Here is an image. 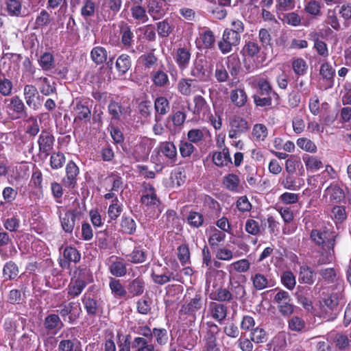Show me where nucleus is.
I'll list each match as a JSON object with an SVG mask.
<instances>
[{"label": "nucleus", "mask_w": 351, "mask_h": 351, "mask_svg": "<svg viewBox=\"0 0 351 351\" xmlns=\"http://www.w3.org/2000/svg\"><path fill=\"white\" fill-rule=\"evenodd\" d=\"M250 263L247 259L243 258L230 264L227 269L230 273L235 271L239 273H245L249 270Z\"/></svg>", "instance_id": "6e6d98bb"}, {"label": "nucleus", "mask_w": 351, "mask_h": 351, "mask_svg": "<svg viewBox=\"0 0 351 351\" xmlns=\"http://www.w3.org/2000/svg\"><path fill=\"white\" fill-rule=\"evenodd\" d=\"M226 63L231 75H237L241 69V62L238 54L232 53L228 56Z\"/></svg>", "instance_id": "a19ab883"}, {"label": "nucleus", "mask_w": 351, "mask_h": 351, "mask_svg": "<svg viewBox=\"0 0 351 351\" xmlns=\"http://www.w3.org/2000/svg\"><path fill=\"white\" fill-rule=\"evenodd\" d=\"M78 215H80V213L76 210H68L63 216L59 215L61 226L65 232L71 233L73 232Z\"/></svg>", "instance_id": "412c9836"}, {"label": "nucleus", "mask_w": 351, "mask_h": 351, "mask_svg": "<svg viewBox=\"0 0 351 351\" xmlns=\"http://www.w3.org/2000/svg\"><path fill=\"white\" fill-rule=\"evenodd\" d=\"M143 38L149 42H154L156 39V28L154 25L149 24L138 28Z\"/></svg>", "instance_id": "69168bd1"}, {"label": "nucleus", "mask_w": 351, "mask_h": 351, "mask_svg": "<svg viewBox=\"0 0 351 351\" xmlns=\"http://www.w3.org/2000/svg\"><path fill=\"white\" fill-rule=\"evenodd\" d=\"M161 67H163V65ZM151 79L154 84L157 87H165L169 84L168 75L164 68L153 71L151 74Z\"/></svg>", "instance_id": "72a5a7b5"}, {"label": "nucleus", "mask_w": 351, "mask_h": 351, "mask_svg": "<svg viewBox=\"0 0 351 351\" xmlns=\"http://www.w3.org/2000/svg\"><path fill=\"white\" fill-rule=\"evenodd\" d=\"M110 262L109 271L112 276L123 277L127 274V264L123 258L112 256Z\"/></svg>", "instance_id": "4be33fe9"}, {"label": "nucleus", "mask_w": 351, "mask_h": 351, "mask_svg": "<svg viewBox=\"0 0 351 351\" xmlns=\"http://www.w3.org/2000/svg\"><path fill=\"white\" fill-rule=\"evenodd\" d=\"M127 289L132 297L141 295L145 290V282L142 278L138 277L128 284Z\"/></svg>", "instance_id": "58836bf2"}, {"label": "nucleus", "mask_w": 351, "mask_h": 351, "mask_svg": "<svg viewBox=\"0 0 351 351\" xmlns=\"http://www.w3.org/2000/svg\"><path fill=\"white\" fill-rule=\"evenodd\" d=\"M158 35L160 38L168 37L173 31L174 26L171 20L165 19L156 23Z\"/></svg>", "instance_id": "ea45409f"}, {"label": "nucleus", "mask_w": 351, "mask_h": 351, "mask_svg": "<svg viewBox=\"0 0 351 351\" xmlns=\"http://www.w3.org/2000/svg\"><path fill=\"white\" fill-rule=\"evenodd\" d=\"M230 99L237 107H242L247 102V96L243 88H236L231 91Z\"/></svg>", "instance_id": "37998d69"}, {"label": "nucleus", "mask_w": 351, "mask_h": 351, "mask_svg": "<svg viewBox=\"0 0 351 351\" xmlns=\"http://www.w3.org/2000/svg\"><path fill=\"white\" fill-rule=\"evenodd\" d=\"M108 112L111 115L112 119L119 120L121 116L124 112V108L118 102L111 101L108 106Z\"/></svg>", "instance_id": "338daca9"}, {"label": "nucleus", "mask_w": 351, "mask_h": 351, "mask_svg": "<svg viewBox=\"0 0 351 351\" xmlns=\"http://www.w3.org/2000/svg\"><path fill=\"white\" fill-rule=\"evenodd\" d=\"M162 270V272L160 274H158L155 271L152 272V277L155 283L162 285L171 280H179L178 275H175L173 272L170 271L168 268L164 267Z\"/></svg>", "instance_id": "a878e982"}, {"label": "nucleus", "mask_w": 351, "mask_h": 351, "mask_svg": "<svg viewBox=\"0 0 351 351\" xmlns=\"http://www.w3.org/2000/svg\"><path fill=\"white\" fill-rule=\"evenodd\" d=\"M122 0H106L102 5V13L106 20H112L120 11Z\"/></svg>", "instance_id": "dca6fc26"}, {"label": "nucleus", "mask_w": 351, "mask_h": 351, "mask_svg": "<svg viewBox=\"0 0 351 351\" xmlns=\"http://www.w3.org/2000/svg\"><path fill=\"white\" fill-rule=\"evenodd\" d=\"M230 126L228 136L230 138H237L248 129L247 122L239 117H233L230 121Z\"/></svg>", "instance_id": "2eb2a0df"}, {"label": "nucleus", "mask_w": 351, "mask_h": 351, "mask_svg": "<svg viewBox=\"0 0 351 351\" xmlns=\"http://www.w3.org/2000/svg\"><path fill=\"white\" fill-rule=\"evenodd\" d=\"M302 160L308 172H317L324 167L322 160L316 156L304 154Z\"/></svg>", "instance_id": "cd10ccee"}, {"label": "nucleus", "mask_w": 351, "mask_h": 351, "mask_svg": "<svg viewBox=\"0 0 351 351\" xmlns=\"http://www.w3.org/2000/svg\"><path fill=\"white\" fill-rule=\"evenodd\" d=\"M79 168L73 161H69L66 167V176L63 178V184L68 188H74L77 183Z\"/></svg>", "instance_id": "6ab92c4d"}, {"label": "nucleus", "mask_w": 351, "mask_h": 351, "mask_svg": "<svg viewBox=\"0 0 351 351\" xmlns=\"http://www.w3.org/2000/svg\"><path fill=\"white\" fill-rule=\"evenodd\" d=\"M216 38L214 32L207 27H200L196 38V47L199 49H211L215 45Z\"/></svg>", "instance_id": "9b49d317"}, {"label": "nucleus", "mask_w": 351, "mask_h": 351, "mask_svg": "<svg viewBox=\"0 0 351 351\" xmlns=\"http://www.w3.org/2000/svg\"><path fill=\"white\" fill-rule=\"evenodd\" d=\"M268 131L267 127L261 123H256L252 129V138L255 141H263L267 136Z\"/></svg>", "instance_id": "13d9d810"}, {"label": "nucleus", "mask_w": 351, "mask_h": 351, "mask_svg": "<svg viewBox=\"0 0 351 351\" xmlns=\"http://www.w3.org/2000/svg\"><path fill=\"white\" fill-rule=\"evenodd\" d=\"M240 40L241 35L227 28L223 31L221 39L217 43L218 48L222 54H228L232 51L234 47L240 43Z\"/></svg>", "instance_id": "0eeeda50"}, {"label": "nucleus", "mask_w": 351, "mask_h": 351, "mask_svg": "<svg viewBox=\"0 0 351 351\" xmlns=\"http://www.w3.org/2000/svg\"><path fill=\"white\" fill-rule=\"evenodd\" d=\"M26 104L34 110L42 106L43 97L39 95L37 88L33 85H25L23 89Z\"/></svg>", "instance_id": "ddd939ff"}, {"label": "nucleus", "mask_w": 351, "mask_h": 351, "mask_svg": "<svg viewBox=\"0 0 351 351\" xmlns=\"http://www.w3.org/2000/svg\"><path fill=\"white\" fill-rule=\"evenodd\" d=\"M193 80L181 79L178 84L179 92L183 95H190L195 91V86L193 85Z\"/></svg>", "instance_id": "4d7b16f0"}, {"label": "nucleus", "mask_w": 351, "mask_h": 351, "mask_svg": "<svg viewBox=\"0 0 351 351\" xmlns=\"http://www.w3.org/2000/svg\"><path fill=\"white\" fill-rule=\"evenodd\" d=\"M335 73V70L329 63L326 62L321 65L319 74L326 82V88H331L333 86Z\"/></svg>", "instance_id": "473e14b6"}, {"label": "nucleus", "mask_w": 351, "mask_h": 351, "mask_svg": "<svg viewBox=\"0 0 351 351\" xmlns=\"http://www.w3.org/2000/svg\"><path fill=\"white\" fill-rule=\"evenodd\" d=\"M130 11L132 18L136 21L145 23L149 20L146 10L141 5H133Z\"/></svg>", "instance_id": "052dcab7"}, {"label": "nucleus", "mask_w": 351, "mask_h": 351, "mask_svg": "<svg viewBox=\"0 0 351 351\" xmlns=\"http://www.w3.org/2000/svg\"><path fill=\"white\" fill-rule=\"evenodd\" d=\"M19 270L17 265L13 261L7 262L3 268V275L5 280H11L14 279L19 274Z\"/></svg>", "instance_id": "3c124183"}, {"label": "nucleus", "mask_w": 351, "mask_h": 351, "mask_svg": "<svg viewBox=\"0 0 351 351\" xmlns=\"http://www.w3.org/2000/svg\"><path fill=\"white\" fill-rule=\"evenodd\" d=\"M72 113L75 123L81 121H89L91 117L90 110L87 105L82 101L73 103Z\"/></svg>", "instance_id": "a211bd4d"}, {"label": "nucleus", "mask_w": 351, "mask_h": 351, "mask_svg": "<svg viewBox=\"0 0 351 351\" xmlns=\"http://www.w3.org/2000/svg\"><path fill=\"white\" fill-rule=\"evenodd\" d=\"M121 227L124 233L132 234L136 231V224L132 218L123 216L121 221Z\"/></svg>", "instance_id": "e2e57ef3"}, {"label": "nucleus", "mask_w": 351, "mask_h": 351, "mask_svg": "<svg viewBox=\"0 0 351 351\" xmlns=\"http://www.w3.org/2000/svg\"><path fill=\"white\" fill-rule=\"evenodd\" d=\"M191 59V52L186 47H180L177 49L174 60L181 70H184L189 66Z\"/></svg>", "instance_id": "c756f323"}, {"label": "nucleus", "mask_w": 351, "mask_h": 351, "mask_svg": "<svg viewBox=\"0 0 351 351\" xmlns=\"http://www.w3.org/2000/svg\"><path fill=\"white\" fill-rule=\"evenodd\" d=\"M39 65L45 71H51L55 68V60L53 56L50 53H43L38 60Z\"/></svg>", "instance_id": "603ef678"}, {"label": "nucleus", "mask_w": 351, "mask_h": 351, "mask_svg": "<svg viewBox=\"0 0 351 351\" xmlns=\"http://www.w3.org/2000/svg\"><path fill=\"white\" fill-rule=\"evenodd\" d=\"M155 144V140L146 136L136 137L131 148V154L136 161L146 160Z\"/></svg>", "instance_id": "7ed1b4c3"}, {"label": "nucleus", "mask_w": 351, "mask_h": 351, "mask_svg": "<svg viewBox=\"0 0 351 351\" xmlns=\"http://www.w3.org/2000/svg\"><path fill=\"white\" fill-rule=\"evenodd\" d=\"M274 301L278 304L280 313L284 316L293 313V306L291 304V298L287 291L280 289L274 298Z\"/></svg>", "instance_id": "f8f14e48"}, {"label": "nucleus", "mask_w": 351, "mask_h": 351, "mask_svg": "<svg viewBox=\"0 0 351 351\" xmlns=\"http://www.w3.org/2000/svg\"><path fill=\"white\" fill-rule=\"evenodd\" d=\"M158 152L169 159L171 163H174L177 158V149L175 145L170 141H165L160 143Z\"/></svg>", "instance_id": "c85d7f7f"}, {"label": "nucleus", "mask_w": 351, "mask_h": 351, "mask_svg": "<svg viewBox=\"0 0 351 351\" xmlns=\"http://www.w3.org/2000/svg\"><path fill=\"white\" fill-rule=\"evenodd\" d=\"M54 136L48 131L43 130L38 136V144L39 152L47 158L52 150L54 145Z\"/></svg>", "instance_id": "4468645a"}, {"label": "nucleus", "mask_w": 351, "mask_h": 351, "mask_svg": "<svg viewBox=\"0 0 351 351\" xmlns=\"http://www.w3.org/2000/svg\"><path fill=\"white\" fill-rule=\"evenodd\" d=\"M213 162L218 167L227 166L232 163L228 149L224 147L221 152H215L213 156Z\"/></svg>", "instance_id": "4c0bfd02"}, {"label": "nucleus", "mask_w": 351, "mask_h": 351, "mask_svg": "<svg viewBox=\"0 0 351 351\" xmlns=\"http://www.w3.org/2000/svg\"><path fill=\"white\" fill-rule=\"evenodd\" d=\"M131 58L128 54L123 53L117 59L116 68L121 75L126 73L131 68Z\"/></svg>", "instance_id": "79ce46f5"}, {"label": "nucleus", "mask_w": 351, "mask_h": 351, "mask_svg": "<svg viewBox=\"0 0 351 351\" xmlns=\"http://www.w3.org/2000/svg\"><path fill=\"white\" fill-rule=\"evenodd\" d=\"M147 7L148 12L154 21L158 20L165 15L162 3L156 0L150 1Z\"/></svg>", "instance_id": "a18cd8bd"}, {"label": "nucleus", "mask_w": 351, "mask_h": 351, "mask_svg": "<svg viewBox=\"0 0 351 351\" xmlns=\"http://www.w3.org/2000/svg\"><path fill=\"white\" fill-rule=\"evenodd\" d=\"M156 110L155 121L160 122L161 117L169 112L170 110L169 102L165 97H159L156 99L154 102Z\"/></svg>", "instance_id": "bb28decb"}, {"label": "nucleus", "mask_w": 351, "mask_h": 351, "mask_svg": "<svg viewBox=\"0 0 351 351\" xmlns=\"http://www.w3.org/2000/svg\"><path fill=\"white\" fill-rule=\"evenodd\" d=\"M203 304L204 301L201 294H195L188 303L182 305L180 311L195 317V313L202 308Z\"/></svg>", "instance_id": "aec40b11"}, {"label": "nucleus", "mask_w": 351, "mask_h": 351, "mask_svg": "<svg viewBox=\"0 0 351 351\" xmlns=\"http://www.w3.org/2000/svg\"><path fill=\"white\" fill-rule=\"evenodd\" d=\"M132 351H156L155 346L143 337H136L131 343Z\"/></svg>", "instance_id": "7c9ffc66"}, {"label": "nucleus", "mask_w": 351, "mask_h": 351, "mask_svg": "<svg viewBox=\"0 0 351 351\" xmlns=\"http://www.w3.org/2000/svg\"><path fill=\"white\" fill-rule=\"evenodd\" d=\"M82 303L84 308L89 315H96L101 312V302L91 297L90 295L85 294L82 298Z\"/></svg>", "instance_id": "393cba45"}, {"label": "nucleus", "mask_w": 351, "mask_h": 351, "mask_svg": "<svg viewBox=\"0 0 351 351\" xmlns=\"http://www.w3.org/2000/svg\"><path fill=\"white\" fill-rule=\"evenodd\" d=\"M109 287L115 298H125L127 295V291L119 280L112 278L109 282Z\"/></svg>", "instance_id": "09e8293b"}, {"label": "nucleus", "mask_w": 351, "mask_h": 351, "mask_svg": "<svg viewBox=\"0 0 351 351\" xmlns=\"http://www.w3.org/2000/svg\"><path fill=\"white\" fill-rule=\"evenodd\" d=\"M141 202L147 210L158 209V213L156 215L157 217L161 213L159 208L160 201L156 195L155 189L149 183L144 182L143 184V195L141 198Z\"/></svg>", "instance_id": "423d86ee"}, {"label": "nucleus", "mask_w": 351, "mask_h": 351, "mask_svg": "<svg viewBox=\"0 0 351 351\" xmlns=\"http://www.w3.org/2000/svg\"><path fill=\"white\" fill-rule=\"evenodd\" d=\"M86 285L87 282L80 278L71 281L67 288L68 295L73 298L77 297L82 293Z\"/></svg>", "instance_id": "f704fd0d"}, {"label": "nucleus", "mask_w": 351, "mask_h": 351, "mask_svg": "<svg viewBox=\"0 0 351 351\" xmlns=\"http://www.w3.org/2000/svg\"><path fill=\"white\" fill-rule=\"evenodd\" d=\"M203 264L208 268L206 273V286L209 288L210 286L215 287L216 285L213 282V278L216 277L223 278L226 273L222 270H217L212 268V260L209 249L204 246L202 250Z\"/></svg>", "instance_id": "1a4fd4ad"}, {"label": "nucleus", "mask_w": 351, "mask_h": 351, "mask_svg": "<svg viewBox=\"0 0 351 351\" xmlns=\"http://www.w3.org/2000/svg\"><path fill=\"white\" fill-rule=\"evenodd\" d=\"M145 252L139 247H136L134 250L128 255V261L132 263H142L146 260Z\"/></svg>", "instance_id": "0e129e2a"}, {"label": "nucleus", "mask_w": 351, "mask_h": 351, "mask_svg": "<svg viewBox=\"0 0 351 351\" xmlns=\"http://www.w3.org/2000/svg\"><path fill=\"white\" fill-rule=\"evenodd\" d=\"M10 109L17 114V118L27 116L25 104L19 96H14L10 99Z\"/></svg>", "instance_id": "e433bc0d"}, {"label": "nucleus", "mask_w": 351, "mask_h": 351, "mask_svg": "<svg viewBox=\"0 0 351 351\" xmlns=\"http://www.w3.org/2000/svg\"><path fill=\"white\" fill-rule=\"evenodd\" d=\"M336 346L341 351H351V341L345 335H338L335 339Z\"/></svg>", "instance_id": "774afa93"}, {"label": "nucleus", "mask_w": 351, "mask_h": 351, "mask_svg": "<svg viewBox=\"0 0 351 351\" xmlns=\"http://www.w3.org/2000/svg\"><path fill=\"white\" fill-rule=\"evenodd\" d=\"M250 339L255 343H263L267 341V334L264 328L257 326L252 329Z\"/></svg>", "instance_id": "bf43d9fd"}, {"label": "nucleus", "mask_w": 351, "mask_h": 351, "mask_svg": "<svg viewBox=\"0 0 351 351\" xmlns=\"http://www.w3.org/2000/svg\"><path fill=\"white\" fill-rule=\"evenodd\" d=\"M119 32L123 47L127 50L132 48L134 35L131 27L127 23H122L119 25Z\"/></svg>", "instance_id": "5701e85b"}, {"label": "nucleus", "mask_w": 351, "mask_h": 351, "mask_svg": "<svg viewBox=\"0 0 351 351\" xmlns=\"http://www.w3.org/2000/svg\"><path fill=\"white\" fill-rule=\"evenodd\" d=\"M210 329L207 332L204 337V351H220L217 344V337L215 334L218 331V326L214 323L209 324Z\"/></svg>", "instance_id": "f3484780"}, {"label": "nucleus", "mask_w": 351, "mask_h": 351, "mask_svg": "<svg viewBox=\"0 0 351 351\" xmlns=\"http://www.w3.org/2000/svg\"><path fill=\"white\" fill-rule=\"evenodd\" d=\"M208 311L215 320L221 323L227 316L228 308L223 304L211 302L209 304Z\"/></svg>", "instance_id": "b1692460"}, {"label": "nucleus", "mask_w": 351, "mask_h": 351, "mask_svg": "<svg viewBox=\"0 0 351 351\" xmlns=\"http://www.w3.org/2000/svg\"><path fill=\"white\" fill-rule=\"evenodd\" d=\"M260 47L254 41L246 42L243 48V66L248 73L263 67L266 61V54L260 53Z\"/></svg>", "instance_id": "f03ea898"}, {"label": "nucleus", "mask_w": 351, "mask_h": 351, "mask_svg": "<svg viewBox=\"0 0 351 351\" xmlns=\"http://www.w3.org/2000/svg\"><path fill=\"white\" fill-rule=\"evenodd\" d=\"M90 57L95 63L100 64L107 60L108 52L104 47L97 46L91 50Z\"/></svg>", "instance_id": "8fccbe9b"}, {"label": "nucleus", "mask_w": 351, "mask_h": 351, "mask_svg": "<svg viewBox=\"0 0 351 351\" xmlns=\"http://www.w3.org/2000/svg\"><path fill=\"white\" fill-rule=\"evenodd\" d=\"M245 230L251 235L258 236L264 232L265 228L258 221L248 219L245 221Z\"/></svg>", "instance_id": "c03bdc74"}, {"label": "nucleus", "mask_w": 351, "mask_h": 351, "mask_svg": "<svg viewBox=\"0 0 351 351\" xmlns=\"http://www.w3.org/2000/svg\"><path fill=\"white\" fill-rule=\"evenodd\" d=\"M56 312L61 315L64 321L73 324L80 317L82 308L79 302H64L58 306Z\"/></svg>", "instance_id": "39448f33"}, {"label": "nucleus", "mask_w": 351, "mask_h": 351, "mask_svg": "<svg viewBox=\"0 0 351 351\" xmlns=\"http://www.w3.org/2000/svg\"><path fill=\"white\" fill-rule=\"evenodd\" d=\"M251 280L254 287L258 291L274 285L268 275H264L261 273L252 275Z\"/></svg>", "instance_id": "2f4dec72"}, {"label": "nucleus", "mask_w": 351, "mask_h": 351, "mask_svg": "<svg viewBox=\"0 0 351 351\" xmlns=\"http://www.w3.org/2000/svg\"><path fill=\"white\" fill-rule=\"evenodd\" d=\"M327 195H329L330 199L337 202H341L344 199V192L337 184H330L326 189Z\"/></svg>", "instance_id": "864d4df0"}, {"label": "nucleus", "mask_w": 351, "mask_h": 351, "mask_svg": "<svg viewBox=\"0 0 351 351\" xmlns=\"http://www.w3.org/2000/svg\"><path fill=\"white\" fill-rule=\"evenodd\" d=\"M315 275L313 270L307 265L300 267L298 280L300 283L312 285L315 282Z\"/></svg>", "instance_id": "c9c22d12"}, {"label": "nucleus", "mask_w": 351, "mask_h": 351, "mask_svg": "<svg viewBox=\"0 0 351 351\" xmlns=\"http://www.w3.org/2000/svg\"><path fill=\"white\" fill-rule=\"evenodd\" d=\"M139 60L145 69H155L158 67V59L152 52L143 54L139 58Z\"/></svg>", "instance_id": "de8ad7c7"}, {"label": "nucleus", "mask_w": 351, "mask_h": 351, "mask_svg": "<svg viewBox=\"0 0 351 351\" xmlns=\"http://www.w3.org/2000/svg\"><path fill=\"white\" fill-rule=\"evenodd\" d=\"M343 298L341 293H332L324 300L323 308L328 319L335 317L342 305Z\"/></svg>", "instance_id": "9d476101"}, {"label": "nucleus", "mask_w": 351, "mask_h": 351, "mask_svg": "<svg viewBox=\"0 0 351 351\" xmlns=\"http://www.w3.org/2000/svg\"><path fill=\"white\" fill-rule=\"evenodd\" d=\"M281 282L285 287L291 291L296 285L295 276L291 271H284L280 276Z\"/></svg>", "instance_id": "680f3d73"}, {"label": "nucleus", "mask_w": 351, "mask_h": 351, "mask_svg": "<svg viewBox=\"0 0 351 351\" xmlns=\"http://www.w3.org/2000/svg\"><path fill=\"white\" fill-rule=\"evenodd\" d=\"M213 68L204 58H197L193 62L190 75L196 80L206 82L210 80Z\"/></svg>", "instance_id": "20e7f679"}, {"label": "nucleus", "mask_w": 351, "mask_h": 351, "mask_svg": "<svg viewBox=\"0 0 351 351\" xmlns=\"http://www.w3.org/2000/svg\"><path fill=\"white\" fill-rule=\"evenodd\" d=\"M77 330L75 328H69L62 331L60 337L64 338L58 344V350L60 351H75L81 345L75 337V332Z\"/></svg>", "instance_id": "6e6552de"}, {"label": "nucleus", "mask_w": 351, "mask_h": 351, "mask_svg": "<svg viewBox=\"0 0 351 351\" xmlns=\"http://www.w3.org/2000/svg\"><path fill=\"white\" fill-rule=\"evenodd\" d=\"M63 324L58 314H50L44 320V326L48 331H53L61 328Z\"/></svg>", "instance_id": "49530a36"}, {"label": "nucleus", "mask_w": 351, "mask_h": 351, "mask_svg": "<svg viewBox=\"0 0 351 351\" xmlns=\"http://www.w3.org/2000/svg\"><path fill=\"white\" fill-rule=\"evenodd\" d=\"M336 236L331 227H323L311 231V239L316 245L321 246L326 254V258L319 260V263L326 264L332 261Z\"/></svg>", "instance_id": "f257e3e1"}, {"label": "nucleus", "mask_w": 351, "mask_h": 351, "mask_svg": "<svg viewBox=\"0 0 351 351\" xmlns=\"http://www.w3.org/2000/svg\"><path fill=\"white\" fill-rule=\"evenodd\" d=\"M210 298L218 302H230L232 300L233 295L228 289L219 288L211 293Z\"/></svg>", "instance_id": "5fc2aeb1"}]
</instances>
